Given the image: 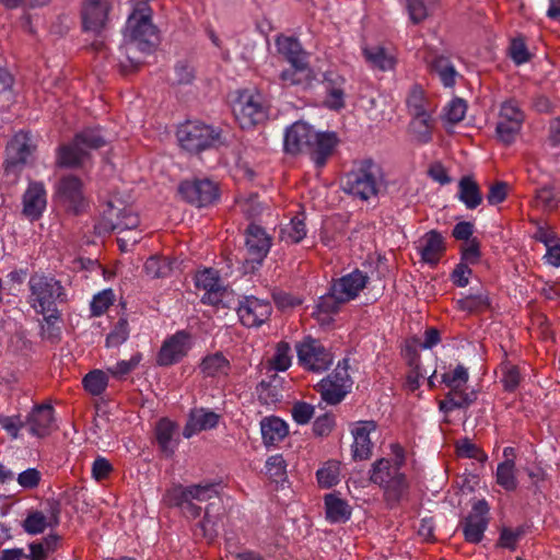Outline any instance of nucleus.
<instances>
[{"label":"nucleus","mask_w":560,"mask_h":560,"mask_svg":"<svg viewBox=\"0 0 560 560\" xmlns=\"http://www.w3.org/2000/svg\"><path fill=\"white\" fill-rule=\"evenodd\" d=\"M229 290L223 284H220L211 291L205 292L201 302L213 306L229 307Z\"/></svg>","instance_id":"59"},{"label":"nucleus","mask_w":560,"mask_h":560,"mask_svg":"<svg viewBox=\"0 0 560 560\" xmlns=\"http://www.w3.org/2000/svg\"><path fill=\"white\" fill-rule=\"evenodd\" d=\"M140 223L139 215L130 208L117 209L109 206V209L104 211L102 220L98 222L96 229L100 233L109 232H132Z\"/></svg>","instance_id":"16"},{"label":"nucleus","mask_w":560,"mask_h":560,"mask_svg":"<svg viewBox=\"0 0 560 560\" xmlns=\"http://www.w3.org/2000/svg\"><path fill=\"white\" fill-rule=\"evenodd\" d=\"M35 149L36 144L28 132H18L7 145L5 173L18 176Z\"/></svg>","instance_id":"13"},{"label":"nucleus","mask_w":560,"mask_h":560,"mask_svg":"<svg viewBox=\"0 0 560 560\" xmlns=\"http://www.w3.org/2000/svg\"><path fill=\"white\" fill-rule=\"evenodd\" d=\"M82 384L88 393L93 396H100L108 385L107 373L102 370H93L83 377Z\"/></svg>","instance_id":"44"},{"label":"nucleus","mask_w":560,"mask_h":560,"mask_svg":"<svg viewBox=\"0 0 560 560\" xmlns=\"http://www.w3.org/2000/svg\"><path fill=\"white\" fill-rule=\"evenodd\" d=\"M351 386L349 360L343 359L327 377L316 385V390L320 394L324 401L329 405H336L346 397Z\"/></svg>","instance_id":"10"},{"label":"nucleus","mask_w":560,"mask_h":560,"mask_svg":"<svg viewBox=\"0 0 560 560\" xmlns=\"http://www.w3.org/2000/svg\"><path fill=\"white\" fill-rule=\"evenodd\" d=\"M430 70L438 74L445 88H453L455 85L458 73L450 58L435 56L430 62Z\"/></svg>","instance_id":"40"},{"label":"nucleus","mask_w":560,"mask_h":560,"mask_svg":"<svg viewBox=\"0 0 560 560\" xmlns=\"http://www.w3.org/2000/svg\"><path fill=\"white\" fill-rule=\"evenodd\" d=\"M176 424L168 419H161L155 427L156 442L161 451L166 455H173L175 451L174 434Z\"/></svg>","instance_id":"39"},{"label":"nucleus","mask_w":560,"mask_h":560,"mask_svg":"<svg viewBox=\"0 0 560 560\" xmlns=\"http://www.w3.org/2000/svg\"><path fill=\"white\" fill-rule=\"evenodd\" d=\"M190 499L188 495L187 487L175 486L166 491L163 497L164 502L170 506L183 508L187 500Z\"/></svg>","instance_id":"63"},{"label":"nucleus","mask_w":560,"mask_h":560,"mask_svg":"<svg viewBox=\"0 0 560 560\" xmlns=\"http://www.w3.org/2000/svg\"><path fill=\"white\" fill-rule=\"evenodd\" d=\"M457 455L465 458H474L480 462L487 459V455L468 438L462 439L456 442Z\"/></svg>","instance_id":"57"},{"label":"nucleus","mask_w":560,"mask_h":560,"mask_svg":"<svg viewBox=\"0 0 560 560\" xmlns=\"http://www.w3.org/2000/svg\"><path fill=\"white\" fill-rule=\"evenodd\" d=\"M190 334L179 330L164 340L156 355L159 366H171L187 355L190 349Z\"/></svg>","instance_id":"17"},{"label":"nucleus","mask_w":560,"mask_h":560,"mask_svg":"<svg viewBox=\"0 0 560 560\" xmlns=\"http://www.w3.org/2000/svg\"><path fill=\"white\" fill-rule=\"evenodd\" d=\"M188 495H190V499L197 500L200 502L211 500L217 497L218 491L215 488V485L213 483H206V485H194L190 487H187Z\"/></svg>","instance_id":"62"},{"label":"nucleus","mask_w":560,"mask_h":560,"mask_svg":"<svg viewBox=\"0 0 560 560\" xmlns=\"http://www.w3.org/2000/svg\"><path fill=\"white\" fill-rule=\"evenodd\" d=\"M316 131L308 124L304 121H295L285 130V152L295 155L304 150L306 151Z\"/></svg>","instance_id":"22"},{"label":"nucleus","mask_w":560,"mask_h":560,"mask_svg":"<svg viewBox=\"0 0 560 560\" xmlns=\"http://www.w3.org/2000/svg\"><path fill=\"white\" fill-rule=\"evenodd\" d=\"M129 337L128 322L125 318H119L114 328L106 337L107 347H118L122 345Z\"/></svg>","instance_id":"54"},{"label":"nucleus","mask_w":560,"mask_h":560,"mask_svg":"<svg viewBox=\"0 0 560 560\" xmlns=\"http://www.w3.org/2000/svg\"><path fill=\"white\" fill-rule=\"evenodd\" d=\"M266 474L275 482H281L287 479V463L282 455L277 454L268 457L266 460Z\"/></svg>","instance_id":"49"},{"label":"nucleus","mask_w":560,"mask_h":560,"mask_svg":"<svg viewBox=\"0 0 560 560\" xmlns=\"http://www.w3.org/2000/svg\"><path fill=\"white\" fill-rule=\"evenodd\" d=\"M245 244L250 260L260 264L270 250L271 238L261 226L252 223L246 229Z\"/></svg>","instance_id":"26"},{"label":"nucleus","mask_w":560,"mask_h":560,"mask_svg":"<svg viewBox=\"0 0 560 560\" xmlns=\"http://www.w3.org/2000/svg\"><path fill=\"white\" fill-rule=\"evenodd\" d=\"M317 481L323 488H331L339 481V466L337 463L329 462L316 472Z\"/></svg>","instance_id":"52"},{"label":"nucleus","mask_w":560,"mask_h":560,"mask_svg":"<svg viewBox=\"0 0 560 560\" xmlns=\"http://www.w3.org/2000/svg\"><path fill=\"white\" fill-rule=\"evenodd\" d=\"M60 505L58 502H49L47 515L42 511H31L22 523L23 529L30 535L42 534L47 527L59 524Z\"/></svg>","instance_id":"23"},{"label":"nucleus","mask_w":560,"mask_h":560,"mask_svg":"<svg viewBox=\"0 0 560 560\" xmlns=\"http://www.w3.org/2000/svg\"><path fill=\"white\" fill-rule=\"evenodd\" d=\"M510 56L516 65H522L529 61L530 54L528 52L523 38L512 39L510 46Z\"/></svg>","instance_id":"64"},{"label":"nucleus","mask_w":560,"mask_h":560,"mask_svg":"<svg viewBox=\"0 0 560 560\" xmlns=\"http://www.w3.org/2000/svg\"><path fill=\"white\" fill-rule=\"evenodd\" d=\"M339 140L335 132H317L306 152L317 168L326 165L331 158Z\"/></svg>","instance_id":"21"},{"label":"nucleus","mask_w":560,"mask_h":560,"mask_svg":"<svg viewBox=\"0 0 560 560\" xmlns=\"http://www.w3.org/2000/svg\"><path fill=\"white\" fill-rule=\"evenodd\" d=\"M458 199L467 209H476L482 201L478 184L470 176H464L458 183Z\"/></svg>","instance_id":"37"},{"label":"nucleus","mask_w":560,"mask_h":560,"mask_svg":"<svg viewBox=\"0 0 560 560\" xmlns=\"http://www.w3.org/2000/svg\"><path fill=\"white\" fill-rule=\"evenodd\" d=\"M195 283L198 289H202L205 292L222 284L218 272L211 268L198 272L195 277Z\"/></svg>","instance_id":"58"},{"label":"nucleus","mask_w":560,"mask_h":560,"mask_svg":"<svg viewBox=\"0 0 560 560\" xmlns=\"http://www.w3.org/2000/svg\"><path fill=\"white\" fill-rule=\"evenodd\" d=\"M312 79V70L308 63L305 66L291 65V68L280 73V80L283 86L306 85Z\"/></svg>","instance_id":"42"},{"label":"nucleus","mask_w":560,"mask_h":560,"mask_svg":"<svg viewBox=\"0 0 560 560\" xmlns=\"http://www.w3.org/2000/svg\"><path fill=\"white\" fill-rule=\"evenodd\" d=\"M410 131L419 143H428L432 140L433 119L431 114L412 116Z\"/></svg>","instance_id":"43"},{"label":"nucleus","mask_w":560,"mask_h":560,"mask_svg":"<svg viewBox=\"0 0 560 560\" xmlns=\"http://www.w3.org/2000/svg\"><path fill=\"white\" fill-rule=\"evenodd\" d=\"M269 363L273 371H287L292 363L290 345L285 341H280L277 345L275 355Z\"/></svg>","instance_id":"48"},{"label":"nucleus","mask_w":560,"mask_h":560,"mask_svg":"<svg viewBox=\"0 0 560 560\" xmlns=\"http://www.w3.org/2000/svg\"><path fill=\"white\" fill-rule=\"evenodd\" d=\"M524 120L525 114L515 98L502 102L495 126L498 140L505 145L514 143L521 132Z\"/></svg>","instance_id":"8"},{"label":"nucleus","mask_w":560,"mask_h":560,"mask_svg":"<svg viewBox=\"0 0 560 560\" xmlns=\"http://www.w3.org/2000/svg\"><path fill=\"white\" fill-rule=\"evenodd\" d=\"M223 506L218 502H211L207 505L203 520L200 521L195 529L197 537H203L211 541L218 535L219 524L222 522Z\"/></svg>","instance_id":"27"},{"label":"nucleus","mask_w":560,"mask_h":560,"mask_svg":"<svg viewBox=\"0 0 560 560\" xmlns=\"http://www.w3.org/2000/svg\"><path fill=\"white\" fill-rule=\"evenodd\" d=\"M409 113L412 116H421L432 114L434 107L430 104L425 97L424 90L420 85H413L406 100Z\"/></svg>","instance_id":"41"},{"label":"nucleus","mask_w":560,"mask_h":560,"mask_svg":"<svg viewBox=\"0 0 560 560\" xmlns=\"http://www.w3.org/2000/svg\"><path fill=\"white\" fill-rule=\"evenodd\" d=\"M468 378L467 369L460 364L442 375V382L450 388L445 398L439 404L442 412L448 413L455 409H465L476 401L477 393L474 389L467 390Z\"/></svg>","instance_id":"5"},{"label":"nucleus","mask_w":560,"mask_h":560,"mask_svg":"<svg viewBox=\"0 0 560 560\" xmlns=\"http://www.w3.org/2000/svg\"><path fill=\"white\" fill-rule=\"evenodd\" d=\"M114 292L112 289L103 290L93 296L91 302V313L94 316H101L114 302Z\"/></svg>","instance_id":"55"},{"label":"nucleus","mask_w":560,"mask_h":560,"mask_svg":"<svg viewBox=\"0 0 560 560\" xmlns=\"http://www.w3.org/2000/svg\"><path fill=\"white\" fill-rule=\"evenodd\" d=\"M151 51H143L142 48L131 42L126 40L118 50V63L120 71L124 74H128L139 69L142 65V55L150 54Z\"/></svg>","instance_id":"30"},{"label":"nucleus","mask_w":560,"mask_h":560,"mask_svg":"<svg viewBox=\"0 0 560 560\" xmlns=\"http://www.w3.org/2000/svg\"><path fill=\"white\" fill-rule=\"evenodd\" d=\"M467 110L466 102L463 98H454L444 109V117L451 124H457L465 117Z\"/></svg>","instance_id":"60"},{"label":"nucleus","mask_w":560,"mask_h":560,"mask_svg":"<svg viewBox=\"0 0 560 560\" xmlns=\"http://www.w3.org/2000/svg\"><path fill=\"white\" fill-rule=\"evenodd\" d=\"M106 143L98 129H85L75 135L74 139L59 147L56 163L60 167H80L90 158V151L104 147Z\"/></svg>","instance_id":"3"},{"label":"nucleus","mask_w":560,"mask_h":560,"mask_svg":"<svg viewBox=\"0 0 560 560\" xmlns=\"http://www.w3.org/2000/svg\"><path fill=\"white\" fill-rule=\"evenodd\" d=\"M276 45L279 54L282 55L290 65L305 66V63H308V55L296 38L281 36L277 38Z\"/></svg>","instance_id":"31"},{"label":"nucleus","mask_w":560,"mask_h":560,"mask_svg":"<svg viewBox=\"0 0 560 560\" xmlns=\"http://www.w3.org/2000/svg\"><path fill=\"white\" fill-rule=\"evenodd\" d=\"M489 504L483 499L472 504L470 513L460 523L467 542L478 544L482 540L489 524Z\"/></svg>","instance_id":"15"},{"label":"nucleus","mask_w":560,"mask_h":560,"mask_svg":"<svg viewBox=\"0 0 560 560\" xmlns=\"http://www.w3.org/2000/svg\"><path fill=\"white\" fill-rule=\"evenodd\" d=\"M28 432L37 438H45L55 427L54 408L50 405H37L25 420Z\"/></svg>","instance_id":"24"},{"label":"nucleus","mask_w":560,"mask_h":560,"mask_svg":"<svg viewBox=\"0 0 560 560\" xmlns=\"http://www.w3.org/2000/svg\"><path fill=\"white\" fill-rule=\"evenodd\" d=\"M260 431L266 446L277 445L289 433L287 423L278 417H267L260 422Z\"/></svg>","instance_id":"32"},{"label":"nucleus","mask_w":560,"mask_h":560,"mask_svg":"<svg viewBox=\"0 0 560 560\" xmlns=\"http://www.w3.org/2000/svg\"><path fill=\"white\" fill-rule=\"evenodd\" d=\"M230 370L231 363L222 352L206 355L199 364V371L203 377L226 376Z\"/></svg>","instance_id":"33"},{"label":"nucleus","mask_w":560,"mask_h":560,"mask_svg":"<svg viewBox=\"0 0 560 560\" xmlns=\"http://www.w3.org/2000/svg\"><path fill=\"white\" fill-rule=\"evenodd\" d=\"M369 281V277L363 271L355 269L352 272L335 280L331 284L334 292L339 294L340 300L346 303L354 300Z\"/></svg>","instance_id":"25"},{"label":"nucleus","mask_w":560,"mask_h":560,"mask_svg":"<svg viewBox=\"0 0 560 560\" xmlns=\"http://www.w3.org/2000/svg\"><path fill=\"white\" fill-rule=\"evenodd\" d=\"M502 378L501 382L506 392H514L521 383V373L516 365L511 363L502 364Z\"/></svg>","instance_id":"56"},{"label":"nucleus","mask_w":560,"mask_h":560,"mask_svg":"<svg viewBox=\"0 0 560 560\" xmlns=\"http://www.w3.org/2000/svg\"><path fill=\"white\" fill-rule=\"evenodd\" d=\"M385 186L384 173L380 164L371 159L362 160L345 175L342 189L361 200L376 197Z\"/></svg>","instance_id":"1"},{"label":"nucleus","mask_w":560,"mask_h":560,"mask_svg":"<svg viewBox=\"0 0 560 560\" xmlns=\"http://www.w3.org/2000/svg\"><path fill=\"white\" fill-rule=\"evenodd\" d=\"M345 301L340 300L339 294L334 292V288L330 287L329 291L322 295L316 304V316L322 323H329L331 315L338 313Z\"/></svg>","instance_id":"36"},{"label":"nucleus","mask_w":560,"mask_h":560,"mask_svg":"<svg viewBox=\"0 0 560 560\" xmlns=\"http://www.w3.org/2000/svg\"><path fill=\"white\" fill-rule=\"evenodd\" d=\"M173 269V261L166 257L152 256L144 264L145 273L155 279L167 277Z\"/></svg>","instance_id":"46"},{"label":"nucleus","mask_w":560,"mask_h":560,"mask_svg":"<svg viewBox=\"0 0 560 560\" xmlns=\"http://www.w3.org/2000/svg\"><path fill=\"white\" fill-rule=\"evenodd\" d=\"M28 303L36 313L57 312L56 303L66 301V292L59 280L45 275H33L28 280Z\"/></svg>","instance_id":"4"},{"label":"nucleus","mask_w":560,"mask_h":560,"mask_svg":"<svg viewBox=\"0 0 560 560\" xmlns=\"http://www.w3.org/2000/svg\"><path fill=\"white\" fill-rule=\"evenodd\" d=\"M270 302L255 296H244L237 306V315L246 327H259L271 315Z\"/></svg>","instance_id":"18"},{"label":"nucleus","mask_w":560,"mask_h":560,"mask_svg":"<svg viewBox=\"0 0 560 560\" xmlns=\"http://www.w3.org/2000/svg\"><path fill=\"white\" fill-rule=\"evenodd\" d=\"M363 56L373 70L392 71L396 66V58L381 46L363 48Z\"/></svg>","instance_id":"34"},{"label":"nucleus","mask_w":560,"mask_h":560,"mask_svg":"<svg viewBox=\"0 0 560 560\" xmlns=\"http://www.w3.org/2000/svg\"><path fill=\"white\" fill-rule=\"evenodd\" d=\"M142 360V354L137 352L131 355L129 360H121L117 362L115 365L107 369L108 373H110L115 378L121 380L133 370L138 368Z\"/></svg>","instance_id":"51"},{"label":"nucleus","mask_w":560,"mask_h":560,"mask_svg":"<svg viewBox=\"0 0 560 560\" xmlns=\"http://www.w3.org/2000/svg\"><path fill=\"white\" fill-rule=\"evenodd\" d=\"M178 194L188 203L198 208L208 207L220 198L218 184L209 178H192L182 182Z\"/></svg>","instance_id":"11"},{"label":"nucleus","mask_w":560,"mask_h":560,"mask_svg":"<svg viewBox=\"0 0 560 560\" xmlns=\"http://www.w3.org/2000/svg\"><path fill=\"white\" fill-rule=\"evenodd\" d=\"M55 197L68 211L81 212L85 206L82 180L74 175L62 176L56 185Z\"/></svg>","instance_id":"14"},{"label":"nucleus","mask_w":560,"mask_h":560,"mask_svg":"<svg viewBox=\"0 0 560 560\" xmlns=\"http://www.w3.org/2000/svg\"><path fill=\"white\" fill-rule=\"evenodd\" d=\"M417 248L424 262L435 265L445 252L444 238L441 233L431 230L419 240Z\"/></svg>","instance_id":"28"},{"label":"nucleus","mask_w":560,"mask_h":560,"mask_svg":"<svg viewBox=\"0 0 560 560\" xmlns=\"http://www.w3.org/2000/svg\"><path fill=\"white\" fill-rule=\"evenodd\" d=\"M22 213L31 221L38 220L47 206V192L42 182H30L22 197Z\"/></svg>","instance_id":"20"},{"label":"nucleus","mask_w":560,"mask_h":560,"mask_svg":"<svg viewBox=\"0 0 560 560\" xmlns=\"http://www.w3.org/2000/svg\"><path fill=\"white\" fill-rule=\"evenodd\" d=\"M180 147L191 153H198L221 143V132L201 121H186L176 132Z\"/></svg>","instance_id":"7"},{"label":"nucleus","mask_w":560,"mask_h":560,"mask_svg":"<svg viewBox=\"0 0 560 560\" xmlns=\"http://www.w3.org/2000/svg\"><path fill=\"white\" fill-rule=\"evenodd\" d=\"M514 466L513 459H505L503 463H500L497 468V482L508 491L514 490L517 486Z\"/></svg>","instance_id":"47"},{"label":"nucleus","mask_w":560,"mask_h":560,"mask_svg":"<svg viewBox=\"0 0 560 560\" xmlns=\"http://www.w3.org/2000/svg\"><path fill=\"white\" fill-rule=\"evenodd\" d=\"M326 517L330 523H345L351 516V508L339 497L330 493L325 497Z\"/></svg>","instance_id":"38"},{"label":"nucleus","mask_w":560,"mask_h":560,"mask_svg":"<svg viewBox=\"0 0 560 560\" xmlns=\"http://www.w3.org/2000/svg\"><path fill=\"white\" fill-rule=\"evenodd\" d=\"M458 307L462 311L476 312L489 306V301L486 295L470 294L457 301Z\"/></svg>","instance_id":"61"},{"label":"nucleus","mask_w":560,"mask_h":560,"mask_svg":"<svg viewBox=\"0 0 560 560\" xmlns=\"http://www.w3.org/2000/svg\"><path fill=\"white\" fill-rule=\"evenodd\" d=\"M299 364L313 372L327 370L332 363L331 353L324 345L312 337H305L295 346Z\"/></svg>","instance_id":"12"},{"label":"nucleus","mask_w":560,"mask_h":560,"mask_svg":"<svg viewBox=\"0 0 560 560\" xmlns=\"http://www.w3.org/2000/svg\"><path fill=\"white\" fill-rule=\"evenodd\" d=\"M370 480L383 488L385 500L390 504L398 503L408 489L405 474L387 458L372 464Z\"/></svg>","instance_id":"6"},{"label":"nucleus","mask_w":560,"mask_h":560,"mask_svg":"<svg viewBox=\"0 0 560 560\" xmlns=\"http://www.w3.org/2000/svg\"><path fill=\"white\" fill-rule=\"evenodd\" d=\"M233 113L240 126L248 129L267 118L268 106L260 93L244 91L235 101Z\"/></svg>","instance_id":"9"},{"label":"nucleus","mask_w":560,"mask_h":560,"mask_svg":"<svg viewBox=\"0 0 560 560\" xmlns=\"http://www.w3.org/2000/svg\"><path fill=\"white\" fill-rule=\"evenodd\" d=\"M153 11L145 1L139 2L128 16L125 38L139 45L143 51H153L159 43L158 27L152 23Z\"/></svg>","instance_id":"2"},{"label":"nucleus","mask_w":560,"mask_h":560,"mask_svg":"<svg viewBox=\"0 0 560 560\" xmlns=\"http://www.w3.org/2000/svg\"><path fill=\"white\" fill-rule=\"evenodd\" d=\"M306 236V225L304 219L294 217L290 223L280 232V238L285 243L296 244Z\"/></svg>","instance_id":"45"},{"label":"nucleus","mask_w":560,"mask_h":560,"mask_svg":"<svg viewBox=\"0 0 560 560\" xmlns=\"http://www.w3.org/2000/svg\"><path fill=\"white\" fill-rule=\"evenodd\" d=\"M526 534L525 526H518L515 529L503 527L500 533L498 545L502 548L515 550L517 541Z\"/></svg>","instance_id":"53"},{"label":"nucleus","mask_w":560,"mask_h":560,"mask_svg":"<svg viewBox=\"0 0 560 560\" xmlns=\"http://www.w3.org/2000/svg\"><path fill=\"white\" fill-rule=\"evenodd\" d=\"M219 416L212 411L198 410L190 415L187 424L184 428L183 435L190 438L195 433L217 427Z\"/></svg>","instance_id":"35"},{"label":"nucleus","mask_w":560,"mask_h":560,"mask_svg":"<svg viewBox=\"0 0 560 560\" xmlns=\"http://www.w3.org/2000/svg\"><path fill=\"white\" fill-rule=\"evenodd\" d=\"M109 10L108 0H84L81 7L83 30L100 34L106 26Z\"/></svg>","instance_id":"19"},{"label":"nucleus","mask_w":560,"mask_h":560,"mask_svg":"<svg viewBox=\"0 0 560 560\" xmlns=\"http://www.w3.org/2000/svg\"><path fill=\"white\" fill-rule=\"evenodd\" d=\"M376 425L373 421L358 422L352 430L353 444L352 454L354 459H368L372 454L371 432L375 431Z\"/></svg>","instance_id":"29"},{"label":"nucleus","mask_w":560,"mask_h":560,"mask_svg":"<svg viewBox=\"0 0 560 560\" xmlns=\"http://www.w3.org/2000/svg\"><path fill=\"white\" fill-rule=\"evenodd\" d=\"M536 202L544 210H555L560 203V190L552 186H545L537 190Z\"/></svg>","instance_id":"50"}]
</instances>
